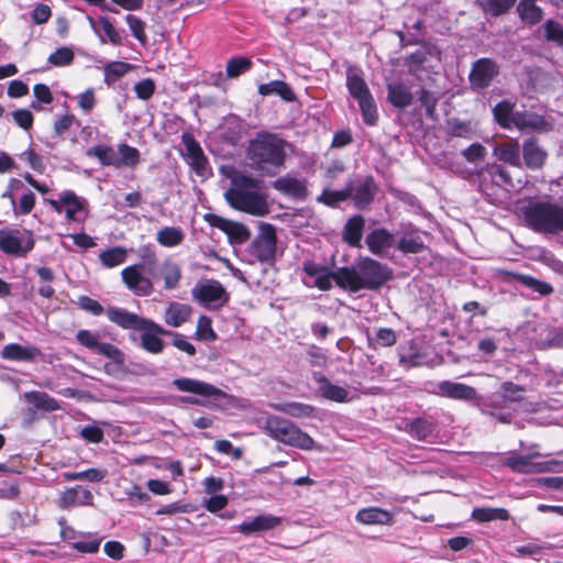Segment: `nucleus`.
I'll return each instance as SVG.
<instances>
[{"mask_svg": "<svg viewBox=\"0 0 563 563\" xmlns=\"http://www.w3.org/2000/svg\"><path fill=\"white\" fill-rule=\"evenodd\" d=\"M391 269L371 257H361L351 267L335 271V284L347 291L376 290L391 279Z\"/></svg>", "mask_w": 563, "mask_h": 563, "instance_id": "obj_2", "label": "nucleus"}, {"mask_svg": "<svg viewBox=\"0 0 563 563\" xmlns=\"http://www.w3.org/2000/svg\"><path fill=\"white\" fill-rule=\"evenodd\" d=\"M353 195V187L349 184L342 190H330L324 189L322 194L318 197V201L322 202L327 206H335L336 203L346 200Z\"/></svg>", "mask_w": 563, "mask_h": 563, "instance_id": "obj_47", "label": "nucleus"}, {"mask_svg": "<svg viewBox=\"0 0 563 563\" xmlns=\"http://www.w3.org/2000/svg\"><path fill=\"white\" fill-rule=\"evenodd\" d=\"M133 69V65L124 62H109L103 67L104 82L111 85L130 70Z\"/></svg>", "mask_w": 563, "mask_h": 563, "instance_id": "obj_44", "label": "nucleus"}, {"mask_svg": "<svg viewBox=\"0 0 563 563\" xmlns=\"http://www.w3.org/2000/svg\"><path fill=\"white\" fill-rule=\"evenodd\" d=\"M473 518L479 522L493 520H508L509 512L505 508H475Z\"/></svg>", "mask_w": 563, "mask_h": 563, "instance_id": "obj_49", "label": "nucleus"}, {"mask_svg": "<svg viewBox=\"0 0 563 563\" xmlns=\"http://www.w3.org/2000/svg\"><path fill=\"white\" fill-rule=\"evenodd\" d=\"M89 157L97 158L103 166H112L119 168L118 150L110 145L98 144L89 147L86 152Z\"/></svg>", "mask_w": 563, "mask_h": 563, "instance_id": "obj_31", "label": "nucleus"}, {"mask_svg": "<svg viewBox=\"0 0 563 563\" xmlns=\"http://www.w3.org/2000/svg\"><path fill=\"white\" fill-rule=\"evenodd\" d=\"M409 432L417 440L427 441L434 433V423L424 418H417L409 424Z\"/></svg>", "mask_w": 563, "mask_h": 563, "instance_id": "obj_45", "label": "nucleus"}, {"mask_svg": "<svg viewBox=\"0 0 563 563\" xmlns=\"http://www.w3.org/2000/svg\"><path fill=\"white\" fill-rule=\"evenodd\" d=\"M134 91L137 98L148 100L155 91V82L150 79H143L134 85Z\"/></svg>", "mask_w": 563, "mask_h": 563, "instance_id": "obj_61", "label": "nucleus"}, {"mask_svg": "<svg viewBox=\"0 0 563 563\" xmlns=\"http://www.w3.org/2000/svg\"><path fill=\"white\" fill-rule=\"evenodd\" d=\"M272 407L279 412H283L285 415H288L292 418H298V419L311 418L316 413V408L312 407L311 405L303 404V402H297V401L285 402V404H275V405H272Z\"/></svg>", "mask_w": 563, "mask_h": 563, "instance_id": "obj_32", "label": "nucleus"}, {"mask_svg": "<svg viewBox=\"0 0 563 563\" xmlns=\"http://www.w3.org/2000/svg\"><path fill=\"white\" fill-rule=\"evenodd\" d=\"M527 225L542 234L563 232V206L552 199L531 200L522 208Z\"/></svg>", "mask_w": 563, "mask_h": 563, "instance_id": "obj_3", "label": "nucleus"}, {"mask_svg": "<svg viewBox=\"0 0 563 563\" xmlns=\"http://www.w3.org/2000/svg\"><path fill=\"white\" fill-rule=\"evenodd\" d=\"M155 328L145 327L140 329L141 334V346L152 354H158L164 350V341L159 338L161 334H165L166 331L163 327L155 323Z\"/></svg>", "mask_w": 563, "mask_h": 563, "instance_id": "obj_23", "label": "nucleus"}, {"mask_svg": "<svg viewBox=\"0 0 563 563\" xmlns=\"http://www.w3.org/2000/svg\"><path fill=\"white\" fill-rule=\"evenodd\" d=\"M128 252L122 246H114L100 253L99 260L107 268H112L123 264L126 260Z\"/></svg>", "mask_w": 563, "mask_h": 563, "instance_id": "obj_43", "label": "nucleus"}, {"mask_svg": "<svg viewBox=\"0 0 563 563\" xmlns=\"http://www.w3.org/2000/svg\"><path fill=\"white\" fill-rule=\"evenodd\" d=\"M364 220L362 217L351 218L343 229V240L351 246H360Z\"/></svg>", "mask_w": 563, "mask_h": 563, "instance_id": "obj_35", "label": "nucleus"}, {"mask_svg": "<svg viewBox=\"0 0 563 563\" xmlns=\"http://www.w3.org/2000/svg\"><path fill=\"white\" fill-rule=\"evenodd\" d=\"M41 351L33 345L8 344L1 351V357L9 361H33Z\"/></svg>", "mask_w": 563, "mask_h": 563, "instance_id": "obj_25", "label": "nucleus"}, {"mask_svg": "<svg viewBox=\"0 0 563 563\" xmlns=\"http://www.w3.org/2000/svg\"><path fill=\"white\" fill-rule=\"evenodd\" d=\"M545 37L549 41L555 42L558 45L563 46V26L553 21L549 20L544 24Z\"/></svg>", "mask_w": 563, "mask_h": 563, "instance_id": "obj_58", "label": "nucleus"}, {"mask_svg": "<svg viewBox=\"0 0 563 563\" xmlns=\"http://www.w3.org/2000/svg\"><path fill=\"white\" fill-rule=\"evenodd\" d=\"M158 274L164 280V288L167 290L177 288L183 277L180 266L172 260H165L161 264Z\"/></svg>", "mask_w": 563, "mask_h": 563, "instance_id": "obj_29", "label": "nucleus"}, {"mask_svg": "<svg viewBox=\"0 0 563 563\" xmlns=\"http://www.w3.org/2000/svg\"><path fill=\"white\" fill-rule=\"evenodd\" d=\"M438 394L455 400H479L476 389L472 386L451 380H443L438 384Z\"/></svg>", "mask_w": 563, "mask_h": 563, "instance_id": "obj_19", "label": "nucleus"}, {"mask_svg": "<svg viewBox=\"0 0 563 563\" xmlns=\"http://www.w3.org/2000/svg\"><path fill=\"white\" fill-rule=\"evenodd\" d=\"M286 142L272 133H260L250 142L247 156L260 169L280 167L286 158Z\"/></svg>", "mask_w": 563, "mask_h": 563, "instance_id": "obj_4", "label": "nucleus"}, {"mask_svg": "<svg viewBox=\"0 0 563 563\" xmlns=\"http://www.w3.org/2000/svg\"><path fill=\"white\" fill-rule=\"evenodd\" d=\"M79 536H81L85 540L76 541L71 543V548L80 553H89L93 554L97 553L100 549L102 537H100L98 533H91V532H80Z\"/></svg>", "mask_w": 563, "mask_h": 563, "instance_id": "obj_39", "label": "nucleus"}, {"mask_svg": "<svg viewBox=\"0 0 563 563\" xmlns=\"http://www.w3.org/2000/svg\"><path fill=\"white\" fill-rule=\"evenodd\" d=\"M346 87L351 97L358 103L364 123L375 125L378 120L377 106L360 69L354 67L347 68Z\"/></svg>", "mask_w": 563, "mask_h": 563, "instance_id": "obj_6", "label": "nucleus"}, {"mask_svg": "<svg viewBox=\"0 0 563 563\" xmlns=\"http://www.w3.org/2000/svg\"><path fill=\"white\" fill-rule=\"evenodd\" d=\"M276 229L269 223H261L258 233L250 244L247 252L250 256L261 263H271L276 255Z\"/></svg>", "mask_w": 563, "mask_h": 563, "instance_id": "obj_8", "label": "nucleus"}, {"mask_svg": "<svg viewBox=\"0 0 563 563\" xmlns=\"http://www.w3.org/2000/svg\"><path fill=\"white\" fill-rule=\"evenodd\" d=\"M252 66V62L245 57H235L228 62L227 64V75L230 78H235L241 74L249 70Z\"/></svg>", "mask_w": 563, "mask_h": 563, "instance_id": "obj_54", "label": "nucleus"}, {"mask_svg": "<svg viewBox=\"0 0 563 563\" xmlns=\"http://www.w3.org/2000/svg\"><path fill=\"white\" fill-rule=\"evenodd\" d=\"M119 168L121 167H135L141 162L140 151L130 146L126 143L118 145Z\"/></svg>", "mask_w": 563, "mask_h": 563, "instance_id": "obj_42", "label": "nucleus"}, {"mask_svg": "<svg viewBox=\"0 0 563 563\" xmlns=\"http://www.w3.org/2000/svg\"><path fill=\"white\" fill-rule=\"evenodd\" d=\"M75 53L71 47L63 46L54 51L47 62L55 67H65L73 63Z\"/></svg>", "mask_w": 563, "mask_h": 563, "instance_id": "obj_51", "label": "nucleus"}, {"mask_svg": "<svg viewBox=\"0 0 563 563\" xmlns=\"http://www.w3.org/2000/svg\"><path fill=\"white\" fill-rule=\"evenodd\" d=\"M55 212L65 213L67 221L82 223L88 217V202L85 198L77 196L71 190H64L57 199H44Z\"/></svg>", "mask_w": 563, "mask_h": 563, "instance_id": "obj_7", "label": "nucleus"}, {"mask_svg": "<svg viewBox=\"0 0 563 563\" xmlns=\"http://www.w3.org/2000/svg\"><path fill=\"white\" fill-rule=\"evenodd\" d=\"M185 234L180 228L164 227L156 233L157 242L165 247H175L183 243Z\"/></svg>", "mask_w": 563, "mask_h": 563, "instance_id": "obj_38", "label": "nucleus"}, {"mask_svg": "<svg viewBox=\"0 0 563 563\" xmlns=\"http://www.w3.org/2000/svg\"><path fill=\"white\" fill-rule=\"evenodd\" d=\"M514 128H518L519 130L547 131L550 129V124L536 113L518 112L516 113Z\"/></svg>", "mask_w": 563, "mask_h": 563, "instance_id": "obj_33", "label": "nucleus"}, {"mask_svg": "<svg viewBox=\"0 0 563 563\" xmlns=\"http://www.w3.org/2000/svg\"><path fill=\"white\" fill-rule=\"evenodd\" d=\"M108 319L123 329L140 330L145 327L155 328V322L130 312L123 308L110 307L107 309Z\"/></svg>", "mask_w": 563, "mask_h": 563, "instance_id": "obj_16", "label": "nucleus"}, {"mask_svg": "<svg viewBox=\"0 0 563 563\" xmlns=\"http://www.w3.org/2000/svg\"><path fill=\"white\" fill-rule=\"evenodd\" d=\"M494 117L496 121L505 129L514 128L516 122V113L514 111V104L510 101L504 100L498 102L494 109Z\"/></svg>", "mask_w": 563, "mask_h": 563, "instance_id": "obj_36", "label": "nucleus"}, {"mask_svg": "<svg viewBox=\"0 0 563 563\" xmlns=\"http://www.w3.org/2000/svg\"><path fill=\"white\" fill-rule=\"evenodd\" d=\"M376 192V186L372 178H367L364 183H362L355 190L353 196L355 205L357 207H363L368 205Z\"/></svg>", "mask_w": 563, "mask_h": 563, "instance_id": "obj_48", "label": "nucleus"}, {"mask_svg": "<svg viewBox=\"0 0 563 563\" xmlns=\"http://www.w3.org/2000/svg\"><path fill=\"white\" fill-rule=\"evenodd\" d=\"M388 89V100L397 108H406L412 101V95L404 84H390Z\"/></svg>", "mask_w": 563, "mask_h": 563, "instance_id": "obj_37", "label": "nucleus"}, {"mask_svg": "<svg viewBox=\"0 0 563 563\" xmlns=\"http://www.w3.org/2000/svg\"><path fill=\"white\" fill-rule=\"evenodd\" d=\"M501 388V402L499 405H492L493 408H503L507 407L512 402H520L523 400L525 388L520 385H517L512 382H505L500 386ZM490 406L488 401H483L478 404L482 412H486L485 407Z\"/></svg>", "mask_w": 563, "mask_h": 563, "instance_id": "obj_21", "label": "nucleus"}, {"mask_svg": "<svg viewBox=\"0 0 563 563\" xmlns=\"http://www.w3.org/2000/svg\"><path fill=\"white\" fill-rule=\"evenodd\" d=\"M121 276L128 289L136 296H150L154 290L153 282L150 277L144 275L141 264L125 267L122 269Z\"/></svg>", "mask_w": 563, "mask_h": 563, "instance_id": "obj_13", "label": "nucleus"}, {"mask_svg": "<svg viewBox=\"0 0 563 563\" xmlns=\"http://www.w3.org/2000/svg\"><path fill=\"white\" fill-rule=\"evenodd\" d=\"M319 390L322 397L336 402H345L351 400L349 397V391L345 388L331 384L327 379H323Z\"/></svg>", "mask_w": 563, "mask_h": 563, "instance_id": "obj_46", "label": "nucleus"}, {"mask_svg": "<svg viewBox=\"0 0 563 563\" xmlns=\"http://www.w3.org/2000/svg\"><path fill=\"white\" fill-rule=\"evenodd\" d=\"M96 352L112 360L117 364H122L124 362L123 352L111 343L100 342Z\"/></svg>", "mask_w": 563, "mask_h": 563, "instance_id": "obj_57", "label": "nucleus"}, {"mask_svg": "<svg viewBox=\"0 0 563 563\" xmlns=\"http://www.w3.org/2000/svg\"><path fill=\"white\" fill-rule=\"evenodd\" d=\"M494 155L501 162L515 167L520 166V148L518 143H503L494 147Z\"/></svg>", "mask_w": 563, "mask_h": 563, "instance_id": "obj_34", "label": "nucleus"}, {"mask_svg": "<svg viewBox=\"0 0 563 563\" xmlns=\"http://www.w3.org/2000/svg\"><path fill=\"white\" fill-rule=\"evenodd\" d=\"M76 338L81 345L95 352L100 343L99 335L88 330L78 331Z\"/></svg>", "mask_w": 563, "mask_h": 563, "instance_id": "obj_62", "label": "nucleus"}, {"mask_svg": "<svg viewBox=\"0 0 563 563\" xmlns=\"http://www.w3.org/2000/svg\"><path fill=\"white\" fill-rule=\"evenodd\" d=\"M355 520L366 526H391L394 514L379 507H366L357 511Z\"/></svg>", "mask_w": 563, "mask_h": 563, "instance_id": "obj_20", "label": "nucleus"}, {"mask_svg": "<svg viewBox=\"0 0 563 563\" xmlns=\"http://www.w3.org/2000/svg\"><path fill=\"white\" fill-rule=\"evenodd\" d=\"M365 242L373 254L380 255L393 245L394 236L386 229H376L367 234Z\"/></svg>", "mask_w": 563, "mask_h": 563, "instance_id": "obj_27", "label": "nucleus"}, {"mask_svg": "<svg viewBox=\"0 0 563 563\" xmlns=\"http://www.w3.org/2000/svg\"><path fill=\"white\" fill-rule=\"evenodd\" d=\"M538 455L539 454H511L510 456L503 459L501 463L508 466L514 472L525 474L555 472L558 471V467L562 464L560 461L556 460L534 462L533 459Z\"/></svg>", "mask_w": 563, "mask_h": 563, "instance_id": "obj_10", "label": "nucleus"}, {"mask_svg": "<svg viewBox=\"0 0 563 563\" xmlns=\"http://www.w3.org/2000/svg\"><path fill=\"white\" fill-rule=\"evenodd\" d=\"M191 312L190 306L174 301L167 306L164 320L166 324L179 328L189 320Z\"/></svg>", "mask_w": 563, "mask_h": 563, "instance_id": "obj_26", "label": "nucleus"}, {"mask_svg": "<svg viewBox=\"0 0 563 563\" xmlns=\"http://www.w3.org/2000/svg\"><path fill=\"white\" fill-rule=\"evenodd\" d=\"M498 74V67L489 58H482L474 63L470 74V81L473 87L486 88Z\"/></svg>", "mask_w": 563, "mask_h": 563, "instance_id": "obj_18", "label": "nucleus"}, {"mask_svg": "<svg viewBox=\"0 0 563 563\" xmlns=\"http://www.w3.org/2000/svg\"><path fill=\"white\" fill-rule=\"evenodd\" d=\"M517 10L523 22L536 24L542 19V10L536 4V0H521Z\"/></svg>", "mask_w": 563, "mask_h": 563, "instance_id": "obj_41", "label": "nucleus"}, {"mask_svg": "<svg viewBox=\"0 0 563 563\" xmlns=\"http://www.w3.org/2000/svg\"><path fill=\"white\" fill-rule=\"evenodd\" d=\"M258 92L262 96L278 95L287 101H291L295 98L294 92L289 86L286 82L279 80L260 85Z\"/></svg>", "mask_w": 563, "mask_h": 563, "instance_id": "obj_40", "label": "nucleus"}, {"mask_svg": "<svg viewBox=\"0 0 563 563\" xmlns=\"http://www.w3.org/2000/svg\"><path fill=\"white\" fill-rule=\"evenodd\" d=\"M205 220L211 227L223 231L231 244H242L251 236L250 230L243 223L231 221L213 213L206 214Z\"/></svg>", "mask_w": 563, "mask_h": 563, "instance_id": "obj_14", "label": "nucleus"}, {"mask_svg": "<svg viewBox=\"0 0 563 563\" xmlns=\"http://www.w3.org/2000/svg\"><path fill=\"white\" fill-rule=\"evenodd\" d=\"M263 429L272 439L289 446L310 451L316 445L314 440L308 433L278 416H268L264 421Z\"/></svg>", "mask_w": 563, "mask_h": 563, "instance_id": "obj_5", "label": "nucleus"}, {"mask_svg": "<svg viewBox=\"0 0 563 563\" xmlns=\"http://www.w3.org/2000/svg\"><path fill=\"white\" fill-rule=\"evenodd\" d=\"M220 173L231 180L224 198L233 209L255 217H264L269 212L267 195L258 180L236 172L230 165L221 166Z\"/></svg>", "mask_w": 563, "mask_h": 563, "instance_id": "obj_1", "label": "nucleus"}, {"mask_svg": "<svg viewBox=\"0 0 563 563\" xmlns=\"http://www.w3.org/2000/svg\"><path fill=\"white\" fill-rule=\"evenodd\" d=\"M185 146V157L191 168L200 176L208 173V159L199 143L189 133H184L181 136Z\"/></svg>", "mask_w": 563, "mask_h": 563, "instance_id": "obj_17", "label": "nucleus"}, {"mask_svg": "<svg viewBox=\"0 0 563 563\" xmlns=\"http://www.w3.org/2000/svg\"><path fill=\"white\" fill-rule=\"evenodd\" d=\"M23 397L26 402L33 405L38 410L52 412L60 409L59 402L43 391H26Z\"/></svg>", "mask_w": 563, "mask_h": 563, "instance_id": "obj_30", "label": "nucleus"}, {"mask_svg": "<svg viewBox=\"0 0 563 563\" xmlns=\"http://www.w3.org/2000/svg\"><path fill=\"white\" fill-rule=\"evenodd\" d=\"M34 247L30 231H0V250L10 255L25 256Z\"/></svg>", "mask_w": 563, "mask_h": 563, "instance_id": "obj_11", "label": "nucleus"}, {"mask_svg": "<svg viewBox=\"0 0 563 563\" xmlns=\"http://www.w3.org/2000/svg\"><path fill=\"white\" fill-rule=\"evenodd\" d=\"M99 23L101 24V27L110 43H112L113 45L122 44V36L120 32L114 27V25L109 21V19L101 18Z\"/></svg>", "mask_w": 563, "mask_h": 563, "instance_id": "obj_63", "label": "nucleus"}, {"mask_svg": "<svg viewBox=\"0 0 563 563\" xmlns=\"http://www.w3.org/2000/svg\"><path fill=\"white\" fill-rule=\"evenodd\" d=\"M302 283L309 288H318L328 291L335 282V272H331L328 267L320 265L313 261H306L302 264Z\"/></svg>", "mask_w": 563, "mask_h": 563, "instance_id": "obj_12", "label": "nucleus"}, {"mask_svg": "<svg viewBox=\"0 0 563 563\" xmlns=\"http://www.w3.org/2000/svg\"><path fill=\"white\" fill-rule=\"evenodd\" d=\"M487 173L490 175L492 180L497 186L512 187V179L508 172L499 165H489L486 167Z\"/></svg>", "mask_w": 563, "mask_h": 563, "instance_id": "obj_55", "label": "nucleus"}, {"mask_svg": "<svg viewBox=\"0 0 563 563\" xmlns=\"http://www.w3.org/2000/svg\"><path fill=\"white\" fill-rule=\"evenodd\" d=\"M192 298L209 309H219L229 300L224 287L214 279L198 283L191 290Z\"/></svg>", "mask_w": 563, "mask_h": 563, "instance_id": "obj_9", "label": "nucleus"}, {"mask_svg": "<svg viewBox=\"0 0 563 563\" xmlns=\"http://www.w3.org/2000/svg\"><path fill=\"white\" fill-rule=\"evenodd\" d=\"M196 335L202 341H214L217 335L211 327V319L202 316L198 319Z\"/></svg>", "mask_w": 563, "mask_h": 563, "instance_id": "obj_56", "label": "nucleus"}, {"mask_svg": "<svg viewBox=\"0 0 563 563\" xmlns=\"http://www.w3.org/2000/svg\"><path fill=\"white\" fill-rule=\"evenodd\" d=\"M483 11L497 16L514 7L516 0H477Z\"/></svg>", "mask_w": 563, "mask_h": 563, "instance_id": "obj_50", "label": "nucleus"}, {"mask_svg": "<svg viewBox=\"0 0 563 563\" xmlns=\"http://www.w3.org/2000/svg\"><path fill=\"white\" fill-rule=\"evenodd\" d=\"M273 187L276 190L294 198L303 199L307 196L305 181L291 176H284L276 179L273 183Z\"/></svg>", "mask_w": 563, "mask_h": 563, "instance_id": "obj_24", "label": "nucleus"}, {"mask_svg": "<svg viewBox=\"0 0 563 563\" xmlns=\"http://www.w3.org/2000/svg\"><path fill=\"white\" fill-rule=\"evenodd\" d=\"M280 521L282 519L274 515H258L252 520L243 521L239 526L238 530L244 534L267 531L277 527Z\"/></svg>", "mask_w": 563, "mask_h": 563, "instance_id": "obj_22", "label": "nucleus"}, {"mask_svg": "<svg viewBox=\"0 0 563 563\" xmlns=\"http://www.w3.org/2000/svg\"><path fill=\"white\" fill-rule=\"evenodd\" d=\"M125 22L128 23L133 36L141 43L146 44L147 43V35L145 33V22L141 20L136 15L128 14L125 16Z\"/></svg>", "mask_w": 563, "mask_h": 563, "instance_id": "obj_52", "label": "nucleus"}, {"mask_svg": "<svg viewBox=\"0 0 563 563\" xmlns=\"http://www.w3.org/2000/svg\"><path fill=\"white\" fill-rule=\"evenodd\" d=\"M518 280L526 287L537 291L542 296L550 295L553 291V287L550 284L539 280L532 276L519 275Z\"/></svg>", "mask_w": 563, "mask_h": 563, "instance_id": "obj_53", "label": "nucleus"}, {"mask_svg": "<svg viewBox=\"0 0 563 563\" xmlns=\"http://www.w3.org/2000/svg\"><path fill=\"white\" fill-rule=\"evenodd\" d=\"M173 386H175V388L179 391L198 395L203 398L217 399V398L227 396L225 393H223L218 387H216L209 383H206V382H202L199 379L189 378V377H180V378L174 379Z\"/></svg>", "mask_w": 563, "mask_h": 563, "instance_id": "obj_15", "label": "nucleus"}, {"mask_svg": "<svg viewBox=\"0 0 563 563\" xmlns=\"http://www.w3.org/2000/svg\"><path fill=\"white\" fill-rule=\"evenodd\" d=\"M462 155L470 163L482 161L486 155V148L479 143H473L462 152Z\"/></svg>", "mask_w": 563, "mask_h": 563, "instance_id": "obj_64", "label": "nucleus"}, {"mask_svg": "<svg viewBox=\"0 0 563 563\" xmlns=\"http://www.w3.org/2000/svg\"><path fill=\"white\" fill-rule=\"evenodd\" d=\"M97 104L96 93L93 88H88L78 96V107L86 114L90 113Z\"/></svg>", "mask_w": 563, "mask_h": 563, "instance_id": "obj_59", "label": "nucleus"}, {"mask_svg": "<svg viewBox=\"0 0 563 563\" xmlns=\"http://www.w3.org/2000/svg\"><path fill=\"white\" fill-rule=\"evenodd\" d=\"M522 154L526 166L531 169L541 168L547 159V152L533 140L523 143Z\"/></svg>", "mask_w": 563, "mask_h": 563, "instance_id": "obj_28", "label": "nucleus"}, {"mask_svg": "<svg viewBox=\"0 0 563 563\" xmlns=\"http://www.w3.org/2000/svg\"><path fill=\"white\" fill-rule=\"evenodd\" d=\"M34 205L35 196L32 191H27L20 198L19 203H15V206H12V208L16 216H21L30 213L33 210Z\"/></svg>", "mask_w": 563, "mask_h": 563, "instance_id": "obj_60", "label": "nucleus"}]
</instances>
